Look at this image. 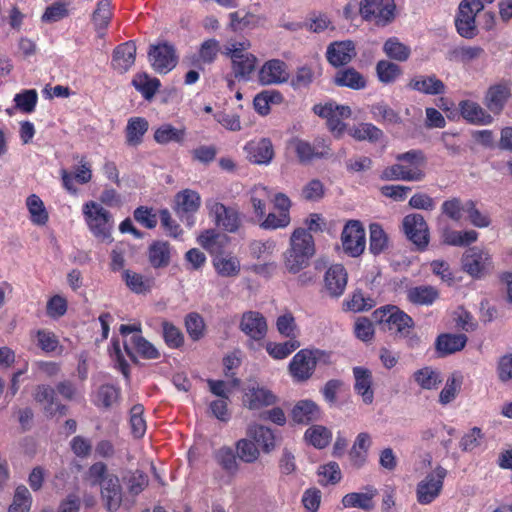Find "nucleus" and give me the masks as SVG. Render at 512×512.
Returning <instances> with one entry per match:
<instances>
[{
  "label": "nucleus",
  "mask_w": 512,
  "mask_h": 512,
  "mask_svg": "<svg viewBox=\"0 0 512 512\" xmlns=\"http://www.w3.org/2000/svg\"><path fill=\"white\" fill-rule=\"evenodd\" d=\"M407 86L411 90L426 95H441L446 91L444 82L435 74L414 76Z\"/></svg>",
  "instance_id": "nucleus-27"
},
{
  "label": "nucleus",
  "mask_w": 512,
  "mask_h": 512,
  "mask_svg": "<svg viewBox=\"0 0 512 512\" xmlns=\"http://www.w3.org/2000/svg\"><path fill=\"white\" fill-rule=\"evenodd\" d=\"M113 16L111 0H99L92 13V23L96 30H104L108 27Z\"/></svg>",
  "instance_id": "nucleus-53"
},
{
  "label": "nucleus",
  "mask_w": 512,
  "mask_h": 512,
  "mask_svg": "<svg viewBox=\"0 0 512 512\" xmlns=\"http://www.w3.org/2000/svg\"><path fill=\"white\" fill-rule=\"evenodd\" d=\"M458 110L462 118L469 124L489 125L493 122L492 115L479 103L472 100H461Z\"/></svg>",
  "instance_id": "nucleus-25"
},
{
  "label": "nucleus",
  "mask_w": 512,
  "mask_h": 512,
  "mask_svg": "<svg viewBox=\"0 0 512 512\" xmlns=\"http://www.w3.org/2000/svg\"><path fill=\"white\" fill-rule=\"evenodd\" d=\"M375 301L371 297H365L361 290H356L347 299L343 305L344 309L352 312L368 311L375 306Z\"/></svg>",
  "instance_id": "nucleus-61"
},
{
  "label": "nucleus",
  "mask_w": 512,
  "mask_h": 512,
  "mask_svg": "<svg viewBox=\"0 0 512 512\" xmlns=\"http://www.w3.org/2000/svg\"><path fill=\"white\" fill-rule=\"evenodd\" d=\"M333 83L338 87H346L351 90H363L367 87L366 77L354 67H346L337 70Z\"/></svg>",
  "instance_id": "nucleus-31"
},
{
  "label": "nucleus",
  "mask_w": 512,
  "mask_h": 512,
  "mask_svg": "<svg viewBox=\"0 0 512 512\" xmlns=\"http://www.w3.org/2000/svg\"><path fill=\"white\" fill-rule=\"evenodd\" d=\"M236 451L239 459L245 463H254L260 456V451L252 439L243 438L238 440Z\"/></svg>",
  "instance_id": "nucleus-62"
},
{
  "label": "nucleus",
  "mask_w": 512,
  "mask_h": 512,
  "mask_svg": "<svg viewBox=\"0 0 512 512\" xmlns=\"http://www.w3.org/2000/svg\"><path fill=\"white\" fill-rule=\"evenodd\" d=\"M239 329L249 338L247 347L254 350L255 342H260L266 337L268 326L266 318L260 312L247 311L241 317Z\"/></svg>",
  "instance_id": "nucleus-12"
},
{
  "label": "nucleus",
  "mask_w": 512,
  "mask_h": 512,
  "mask_svg": "<svg viewBox=\"0 0 512 512\" xmlns=\"http://www.w3.org/2000/svg\"><path fill=\"white\" fill-rule=\"evenodd\" d=\"M213 267L221 277H235L240 273L241 265L236 256L224 251L213 257Z\"/></svg>",
  "instance_id": "nucleus-38"
},
{
  "label": "nucleus",
  "mask_w": 512,
  "mask_h": 512,
  "mask_svg": "<svg viewBox=\"0 0 512 512\" xmlns=\"http://www.w3.org/2000/svg\"><path fill=\"white\" fill-rule=\"evenodd\" d=\"M462 269L473 278L484 277L493 268L491 255L477 246L468 248L462 255Z\"/></svg>",
  "instance_id": "nucleus-8"
},
{
  "label": "nucleus",
  "mask_w": 512,
  "mask_h": 512,
  "mask_svg": "<svg viewBox=\"0 0 512 512\" xmlns=\"http://www.w3.org/2000/svg\"><path fill=\"white\" fill-rule=\"evenodd\" d=\"M376 76L382 84L394 83L401 75V67L389 60H379L375 67Z\"/></svg>",
  "instance_id": "nucleus-49"
},
{
  "label": "nucleus",
  "mask_w": 512,
  "mask_h": 512,
  "mask_svg": "<svg viewBox=\"0 0 512 512\" xmlns=\"http://www.w3.org/2000/svg\"><path fill=\"white\" fill-rule=\"evenodd\" d=\"M122 280L125 282L126 286L136 294L149 293L154 285L152 278L129 269L122 271Z\"/></svg>",
  "instance_id": "nucleus-40"
},
{
  "label": "nucleus",
  "mask_w": 512,
  "mask_h": 512,
  "mask_svg": "<svg viewBox=\"0 0 512 512\" xmlns=\"http://www.w3.org/2000/svg\"><path fill=\"white\" fill-rule=\"evenodd\" d=\"M271 201V191L261 184L250 190V203L257 220L266 215L267 204Z\"/></svg>",
  "instance_id": "nucleus-42"
},
{
  "label": "nucleus",
  "mask_w": 512,
  "mask_h": 512,
  "mask_svg": "<svg viewBox=\"0 0 512 512\" xmlns=\"http://www.w3.org/2000/svg\"><path fill=\"white\" fill-rule=\"evenodd\" d=\"M300 347V342L297 339H289L283 343L268 342L265 345L267 353L276 360L287 358L295 350Z\"/></svg>",
  "instance_id": "nucleus-57"
},
{
  "label": "nucleus",
  "mask_w": 512,
  "mask_h": 512,
  "mask_svg": "<svg viewBox=\"0 0 512 512\" xmlns=\"http://www.w3.org/2000/svg\"><path fill=\"white\" fill-rule=\"evenodd\" d=\"M186 137V129L176 128L170 123L159 126L155 131L153 138L160 145H167L171 142L183 143Z\"/></svg>",
  "instance_id": "nucleus-43"
},
{
  "label": "nucleus",
  "mask_w": 512,
  "mask_h": 512,
  "mask_svg": "<svg viewBox=\"0 0 512 512\" xmlns=\"http://www.w3.org/2000/svg\"><path fill=\"white\" fill-rule=\"evenodd\" d=\"M248 158L255 164H268L274 157V149L270 139L251 140L245 145Z\"/></svg>",
  "instance_id": "nucleus-28"
},
{
  "label": "nucleus",
  "mask_w": 512,
  "mask_h": 512,
  "mask_svg": "<svg viewBox=\"0 0 512 512\" xmlns=\"http://www.w3.org/2000/svg\"><path fill=\"white\" fill-rule=\"evenodd\" d=\"M224 375L231 379L234 387L239 386L240 379L236 377V370L242 364L241 351L236 349L223 358Z\"/></svg>",
  "instance_id": "nucleus-60"
},
{
  "label": "nucleus",
  "mask_w": 512,
  "mask_h": 512,
  "mask_svg": "<svg viewBox=\"0 0 512 512\" xmlns=\"http://www.w3.org/2000/svg\"><path fill=\"white\" fill-rule=\"evenodd\" d=\"M214 459L228 474L234 475L239 469L237 455L231 447L223 446L215 451Z\"/></svg>",
  "instance_id": "nucleus-51"
},
{
  "label": "nucleus",
  "mask_w": 512,
  "mask_h": 512,
  "mask_svg": "<svg viewBox=\"0 0 512 512\" xmlns=\"http://www.w3.org/2000/svg\"><path fill=\"white\" fill-rule=\"evenodd\" d=\"M276 395L258 384L248 385L243 392V405L250 410H260L276 403Z\"/></svg>",
  "instance_id": "nucleus-18"
},
{
  "label": "nucleus",
  "mask_w": 512,
  "mask_h": 512,
  "mask_svg": "<svg viewBox=\"0 0 512 512\" xmlns=\"http://www.w3.org/2000/svg\"><path fill=\"white\" fill-rule=\"evenodd\" d=\"M32 498L27 487L21 485L15 490L13 502L9 506L8 512H29Z\"/></svg>",
  "instance_id": "nucleus-64"
},
{
  "label": "nucleus",
  "mask_w": 512,
  "mask_h": 512,
  "mask_svg": "<svg viewBox=\"0 0 512 512\" xmlns=\"http://www.w3.org/2000/svg\"><path fill=\"white\" fill-rule=\"evenodd\" d=\"M79 166L73 172L66 169H61L60 176L63 188L70 194L76 195L78 189L75 182L85 185L92 180V169L90 163L87 161L86 156H81Z\"/></svg>",
  "instance_id": "nucleus-17"
},
{
  "label": "nucleus",
  "mask_w": 512,
  "mask_h": 512,
  "mask_svg": "<svg viewBox=\"0 0 512 512\" xmlns=\"http://www.w3.org/2000/svg\"><path fill=\"white\" fill-rule=\"evenodd\" d=\"M408 300L416 305H432L439 297L438 290L433 286L421 285L408 290Z\"/></svg>",
  "instance_id": "nucleus-46"
},
{
  "label": "nucleus",
  "mask_w": 512,
  "mask_h": 512,
  "mask_svg": "<svg viewBox=\"0 0 512 512\" xmlns=\"http://www.w3.org/2000/svg\"><path fill=\"white\" fill-rule=\"evenodd\" d=\"M356 47L352 40L334 41L326 50V59L333 67H343L356 56Z\"/></svg>",
  "instance_id": "nucleus-20"
},
{
  "label": "nucleus",
  "mask_w": 512,
  "mask_h": 512,
  "mask_svg": "<svg viewBox=\"0 0 512 512\" xmlns=\"http://www.w3.org/2000/svg\"><path fill=\"white\" fill-rule=\"evenodd\" d=\"M149 130V122L141 116L130 117L124 130L125 143L129 147H138L143 143Z\"/></svg>",
  "instance_id": "nucleus-32"
},
{
  "label": "nucleus",
  "mask_w": 512,
  "mask_h": 512,
  "mask_svg": "<svg viewBox=\"0 0 512 512\" xmlns=\"http://www.w3.org/2000/svg\"><path fill=\"white\" fill-rule=\"evenodd\" d=\"M383 52L392 60L405 62L409 59L411 49L400 42L397 37L388 38L383 45Z\"/></svg>",
  "instance_id": "nucleus-50"
},
{
  "label": "nucleus",
  "mask_w": 512,
  "mask_h": 512,
  "mask_svg": "<svg viewBox=\"0 0 512 512\" xmlns=\"http://www.w3.org/2000/svg\"><path fill=\"white\" fill-rule=\"evenodd\" d=\"M130 343L133 347L131 348L127 343H124V349L126 354L134 363H137L135 353L141 358L147 360H155L160 357L158 349L140 334L133 335L130 338Z\"/></svg>",
  "instance_id": "nucleus-26"
},
{
  "label": "nucleus",
  "mask_w": 512,
  "mask_h": 512,
  "mask_svg": "<svg viewBox=\"0 0 512 512\" xmlns=\"http://www.w3.org/2000/svg\"><path fill=\"white\" fill-rule=\"evenodd\" d=\"M184 325L186 332L193 341L201 340L206 331L203 317L197 312H190L185 316Z\"/></svg>",
  "instance_id": "nucleus-58"
},
{
  "label": "nucleus",
  "mask_w": 512,
  "mask_h": 512,
  "mask_svg": "<svg viewBox=\"0 0 512 512\" xmlns=\"http://www.w3.org/2000/svg\"><path fill=\"white\" fill-rule=\"evenodd\" d=\"M442 242L449 246H467L478 239V233L475 230L456 231L450 228L443 230Z\"/></svg>",
  "instance_id": "nucleus-44"
},
{
  "label": "nucleus",
  "mask_w": 512,
  "mask_h": 512,
  "mask_svg": "<svg viewBox=\"0 0 512 512\" xmlns=\"http://www.w3.org/2000/svg\"><path fill=\"white\" fill-rule=\"evenodd\" d=\"M291 144L301 164H308L315 159L327 158L330 155V147L324 139L317 138L311 144L306 140L296 138L291 141Z\"/></svg>",
  "instance_id": "nucleus-14"
},
{
  "label": "nucleus",
  "mask_w": 512,
  "mask_h": 512,
  "mask_svg": "<svg viewBox=\"0 0 512 512\" xmlns=\"http://www.w3.org/2000/svg\"><path fill=\"white\" fill-rule=\"evenodd\" d=\"M484 8L480 0H463L458 8L455 26L458 34L466 39H472L478 34L476 15Z\"/></svg>",
  "instance_id": "nucleus-6"
},
{
  "label": "nucleus",
  "mask_w": 512,
  "mask_h": 512,
  "mask_svg": "<svg viewBox=\"0 0 512 512\" xmlns=\"http://www.w3.org/2000/svg\"><path fill=\"white\" fill-rule=\"evenodd\" d=\"M446 476L447 470L440 465H438L431 473H428L417 484V501L422 505L432 503L440 495Z\"/></svg>",
  "instance_id": "nucleus-10"
},
{
  "label": "nucleus",
  "mask_w": 512,
  "mask_h": 512,
  "mask_svg": "<svg viewBox=\"0 0 512 512\" xmlns=\"http://www.w3.org/2000/svg\"><path fill=\"white\" fill-rule=\"evenodd\" d=\"M249 48V41L234 42L227 47V55L232 62V71L238 80H249L256 69L257 58L247 51Z\"/></svg>",
  "instance_id": "nucleus-4"
},
{
  "label": "nucleus",
  "mask_w": 512,
  "mask_h": 512,
  "mask_svg": "<svg viewBox=\"0 0 512 512\" xmlns=\"http://www.w3.org/2000/svg\"><path fill=\"white\" fill-rule=\"evenodd\" d=\"M197 241L202 248L214 257L224 251L228 238L213 229H208L198 236Z\"/></svg>",
  "instance_id": "nucleus-39"
},
{
  "label": "nucleus",
  "mask_w": 512,
  "mask_h": 512,
  "mask_svg": "<svg viewBox=\"0 0 512 512\" xmlns=\"http://www.w3.org/2000/svg\"><path fill=\"white\" fill-rule=\"evenodd\" d=\"M201 205V197L198 192L184 189L175 195V212L182 218L184 215L194 214Z\"/></svg>",
  "instance_id": "nucleus-35"
},
{
  "label": "nucleus",
  "mask_w": 512,
  "mask_h": 512,
  "mask_svg": "<svg viewBox=\"0 0 512 512\" xmlns=\"http://www.w3.org/2000/svg\"><path fill=\"white\" fill-rule=\"evenodd\" d=\"M511 92L506 84H496L489 87L484 97V104L493 114H500L505 107Z\"/></svg>",
  "instance_id": "nucleus-33"
},
{
  "label": "nucleus",
  "mask_w": 512,
  "mask_h": 512,
  "mask_svg": "<svg viewBox=\"0 0 512 512\" xmlns=\"http://www.w3.org/2000/svg\"><path fill=\"white\" fill-rule=\"evenodd\" d=\"M162 336L165 344L171 349H179L184 345V334L173 323L164 320L161 323Z\"/></svg>",
  "instance_id": "nucleus-59"
},
{
  "label": "nucleus",
  "mask_w": 512,
  "mask_h": 512,
  "mask_svg": "<svg viewBox=\"0 0 512 512\" xmlns=\"http://www.w3.org/2000/svg\"><path fill=\"white\" fill-rule=\"evenodd\" d=\"M312 111L319 117L326 119L328 129L336 137H340L346 129L343 119L349 118L352 114L349 106L338 105L333 101L325 104H315Z\"/></svg>",
  "instance_id": "nucleus-5"
},
{
  "label": "nucleus",
  "mask_w": 512,
  "mask_h": 512,
  "mask_svg": "<svg viewBox=\"0 0 512 512\" xmlns=\"http://www.w3.org/2000/svg\"><path fill=\"white\" fill-rule=\"evenodd\" d=\"M369 250L373 255H379L388 248V236L378 223L369 226Z\"/></svg>",
  "instance_id": "nucleus-54"
},
{
  "label": "nucleus",
  "mask_w": 512,
  "mask_h": 512,
  "mask_svg": "<svg viewBox=\"0 0 512 512\" xmlns=\"http://www.w3.org/2000/svg\"><path fill=\"white\" fill-rule=\"evenodd\" d=\"M101 496L108 511L115 512L122 503V488L119 478L111 475L101 486Z\"/></svg>",
  "instance_id": "nucleus-30"
},
{
  "label": "nucleus",
  "mask_w": 512,
  "mask_h": 512,
  "mask_svg": "<svg viewBox=\"0 0 512 512\" xmlns=\"http://www.w3.org/2000/svg\"><path fill=\"white\" fill-rule=\"evenodd\" d=\"M467 336L465 334H440L435 342L436 350L439 356H446L461 351L466 343Z\"/></svg>",
  "instance_id": "nucleus-36"
},
{
  "label": "nucleus",
  "mask_w": 512,
  "mask_h": 512,
  "mask_svg": "<svg viewBox=\"0 0 512 512\" xmlns=\"http://www.w3.org/2000/svg\"><path fill=\"white\" fill-rule=\"evenodd\" d=\"M370 113L374 120L382 124H400L402 119L398 112L391 108L384 101L374 103L370 106Z\"/></svg>",
  "instance_id": "nucleus-45"
},
{
  "label": "nucleus",
  "mask_w": 512,
  "mask_h": 512,
  "mask_svg": "<svg viewBox=\"0 0 512 512\" xmlns=\"http://www.w3.org/2000/svg\"><path fill=\"white\" fill-rule=\"evenodd\" d=\"M315 254L313 236L305 228H297L290 237V246L284 253V266L289 273L305 269Z\"/></svg>",
  "instance_id": "nucleus-1"
},
{
  "label": "nucleus",
  "mask_w": 512,
  "mask_h": 512,
  "mask_svg": "<svg viewBox=\"0 0 512 512\" xmlns=\"http://www.w3.org/2000/svg\"><path fill=\"white\" fill-rule=\"evenodd\" d=\"M343 251L350 257H359L366 247V232L359 220H349L341 233Z\"/></svg>",
  "instance_id": "nucleus-9"
},
{
  "label": "nucleus",
  "mask_w": 512,
  "mask_h": 512,
  "mask_svg": "<svg viewBox=\"0 0 512 512\" xmlns=\"http://www.w3.org/2000/svg\"><path fill=\"white\" fill-rule=\"evenodd\" d=\"M136 50L133 41H127L116 46L112 54V68L118 73H126L135 63Z\"/></svg>",
  "instance_id": "nucleus-24"
},
{
  "label": "nucleus",
  "mask_w": 512,
  "mask_h": 512,
  "mask_svg": "<svg viewBox=\"0 0 512 512\" xmlns=\"http://www.w3.org/2000/svg\"><path fill=\"white\" fill-rule=\"evenodd\" d=\"M359 10L364 20L386 26L395 18L396 4L394 0H362Z\"/></svg>",
  "instance_id": "nucleus-7"
},
{
  "label": "nucleus",
  "mask_w": 512,
  "mask_h": 512,
  "mask_svg": "<svg viewBox=\"0 0 512 512\" xmlns=\"http://www.w3.org/2000/svg\"><path fill=\"white\" fill-rule=\"evenodd\" d=\"M175 255V248L165 240H154L147 248V259L154 269L167 268Z\"/></svg>",
  "instance_id": "nucleus-19"
},
{
  "label": "nucleus",
  "mask_w": 512,
  "mask_h": 512,
  "mask_svg": "<svg viewBox=\"0 0 512 512\" xmlns=\"http://www.w3.org/2000/svg\"><path fill=\"white\" fill-rule=\"evenodd\" d=\"M26 206L30 213V220L36 225H45L49 216L43 201L36 194H31L26 199Z\"/></svg>",
  "instance_id": "nucleus-55"
},
{
  "label": "nucleus",
  "mask_w": 512,
  "mask_h": 512,
  "mask_svg": "<svg viewBox=\"0 0 512 512\" xmlns=\"http://www.w3.org/2000/svg\"><path fill=\"white\" fill-rule=\"evenodd\" d=\"M84 221L91 234L101 242H111L114 218L100 203L90 200L82 206Z\"/></svg>",
  "instance_id": "nucleus-3"
},
{
  "label": "nucleus",
  "mask_w": 512,
  "mask_h": 512,
  "mask_svg": "<svg viewBox=\"0 0 512 512\" xmlns=\"http://www.w3.org/2000/svg\"><path fill=\"white\" fill-rule=\"evenodd\" d=\"M348 281V274L342 264L331 265L324 275V289L332 298L343 295Z\"/></svg>",
  "instance_id": "nucleus-23"
},
{
  "label": "nucleus",
  "mask_w": 512,
  "mask_h": 512,
  "mask_svg": "<svg viewBox=\"0 0 512 512\" xmlns=\"http://www.w3.org/2000/svg\"><path fill=\"white\" fill-rule=\"evenodd\" d=\"M355 379L354 390L361 396L365 404H371L374 400L373 376L371 370L362 366L353 368Z\"/></svg>",
  "instance_id": "nucleus-29"
},
{
  "label": "nucleus",
  "mask_w": 512,
  "mask_h": 512,
  "mask_svg": "<svg viewBox=\"0 0 512 512\" xmlns=\"http://www.w3.org/2000/svg\"><path fill=\"white\" fill-rule=\"evenodd\" d=\"M37 346L45 353L50 354L59 347V339L54 332L47 329H38L34 332Z\"/></svg>",
  "instance_id": "nucleus-63"
},
{
  "label": "nucleus",
  "mask_w": 512,
  "mask_h": 512,
  "mask_svg": "<svg viewBox=\"0 0 512 512\" xmlns=\"http://www.w3.org/2000/svg\"><path fill=\"white\" fill-rule=\"evenodd\" d=\"M414 381L424 390L436 389L442 383L439 371L426 366L413 373Z\"/></svg>",
  "instance_id": "nucleus-47"
},
{
  "label": "nucleus",
  "mask_w": 512,
  "mask_h": 512,
  "mask_svg": "<svg viewBox=\"0 0 512 512\" xmlns=\"http://www.w3.org/2000/svg\"><path fill=\"white\" fill-rule=\"evenodd\" d=\"M288 79L287 64L279 59L266 61L258 71V81L261 85L282 84Z\"/></svg>",
  "instance_id": "nucleus-21"
},
{
  "label": "nucleus",
  "mask_w": 512,
  "mask_h": 512,
  "mask_svg": "<svg viewBox=\"0 0 512 512\" xmlns=\"http://www.w3.org/2000/svg\"><path fill=\"white\" fill-rule=\"evenodd\" d=\"M34 400L43 405L51 416H65L68 413V406L57 399L55 389L49 385H37Z\"/></svg>",
  "instance_id": "nucleus-22"
},
{
  "label": "nucleus",
  "mask_w": 512,
  "mask_h": 512,
  "mask_svg": "<svg viewBox=\"0 0 512 512\" xmlns=\"http://www.w3.org/2000/svg\"><path fill=\"white\" fill-rule=\"evenodd\" d=\"M403 230L407 238L417 247L424 251L429 244L428 225L421 214H409L403 219Z\"/></svg>",
  "instance_id": "nucleus-13"
},
{
  "label": "nucleus",
  "mask_w": 512,
  "mask_h": 512,
  "mask_svg": "<svg viewBox=\"0 0 512 512\" xmlns=\"http://www.w3.org/2000/svg\"><path fill=\"white\" fill-rule=\"evenodd\" d=\"M247 435L255 443L261 446L265 453H270L276 447L275 435L273 431L263 425H252L247 430Z\"/></svg>",
  "instance_id": "nucleus-41"
},
{
  "label": "nucleus",
  "mask_w": 512,
  "mask_h": 512,
  "mask_svg": "<svg viewBox=\"0 0 512 512\" xmlns=\"http://www.w3.org/2000/svg\"><path fill=\"white\" fill-rule=\"evenodd\" d=\"M425 172L419 167H407L401 164H394L382 171L383 180L422 181Z\"/></svg>",
  "instance_id": "nucleus-34"
},
{
  "label": "nucleus",
  "mask_w": 512,
  "mask_h": 512,
  "mask_svg": "<svg viewBox=\"0 0 512 512\" xmlns=\"http://www.w3.org/2000/svg\"><path fill=\"white\" fill-rule=\"evenodd\" d=\"M120 397V388L113 384L101 385L93 398V403L98 407H111Z\"/></svg>",
  "instance_id": "nucleus-52"
},
{
  "label": "nucleus",
  "mask_w": 512,
  "mask_h": 512,
  "mask_svg": "<svg viewBox=\"0 0 512 512\" xmlns=\"http://www.w3.org/2000/svg\"><path fill=\"white\" fill-rule=\"evenodd\" d=\"M132 85L146 100H150L161 86L158 78H151L147 73H138L132 80Z\"/></svg>",
  "instance_id": "nucleus-48"
},
{
  "label": "nucleus",
  "mask_w": 512,
  "mask_h": 512,
  "mask_svg": "<svg viewBox=\"0 0 512 512\" xmlns=\"http://www.w3.org/2000/svg\"><path fill=\"white\" fill-rule=\"evenodd\" d=\"M207 208L209 215L213 217L218 227L230 233H234L239 229L240 217L236 209L227 207L217 201L207 203Z\"/></svg>",
  "instance_id": "nucleus-16"
},
{
  "label": "nucleus",
  "mask_w": 512,
  "mask_h": 512,
  "mask_svg": "<svg viewBox=\"0 0 512 512\" xmlns=\"http://www.w3.org/2000/svg\"><path fill=\"white\" fill-rule=\"evenodd\" d=\"M148 60L153 70L159 74H167L173 70L178 63L176 49L167 42L150 45Z\"/></svg>",
  "instance_id": "nucleus-11"
},
{
  "label": "nucleus",
  "mask_w": 512,
  "mask_h": 512,
  "mask_svg": "<svg viewBox=\"0 0 512 512\" xmlns=\"http://www.w3.org/2000/svg\"><path fill=\"white\" fill-rule=\"evenodd\" d=\"M372 318L379 324H385L387 329L394 331L398 337L408 338L410 346L419 342V338L413 333L414 320L399 307L395 305L379 307L372 313Z\"/></svg>",
  "instance_id": "nucleus-2"
},
{
  "label": "nucleus",
  "mask_w": 512,
  "mask_h": 512,
  "mask_svg": "<svg viewBox=\"0 0 512 512\" xmlns=\"http://www.w3.org/2000/svg\"><path fill=\"white\" fill-rule=\"evenodd\" d=\"M288 369L296 382L309 380L316 370L312 349L299 350L291 359Z\"/></svg>",
  "instance_id": "nucleus-15"
},
{
  "label": "nucleus",
  "mask_w": 512,
  "mask_h": 512,
  "mask_svg": "<svg viewBox=\"0 0 512 512\" xmlns=\"http://www.w3.org/2000/svg\"><path fill=\"white\" fill-rule=\"evenodd\" d=\"M365 492L348 493L342 498V505L345 508H360L365 511H371L374 508L373 498L377 495V490L372 486H367Z\"/></svg>",
  "instance_id": "nucleus-37"
},
{
  "label": "nucleus",
  "mask_w": 512,
  "mask_h": 512,
  "mask_svg": "<svg viewBox=\"0 0 512 512\" xmlns=\"http://www.w3.org/2000/svg\"><path fill=\"white\" fill-rule=\"evenodd\" d=\"M463 384V375L460 371H454L446 380L444 388L439 395L441 404H448L453 401Z\"/></svg>",
  "instance_id": "nucleus-56"
}]
</instances>
